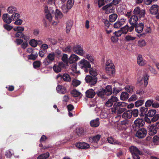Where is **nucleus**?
Here are the masks:
<instances>
[{
	"mask_svg": "<svg viewBox=\"0 0 159 159\" xmlns=\"http://www.w3.org/2000/svg\"><path fill=\"white\" fill-rule=\"evenodd\" d=\"M136 38V37L132 36L130 35H127L125 36V39L127 41H130L134 40Z\"/></svg>",
	"mask_w": 159,
	"mask_h": 159,
	"instance_id": "nucleus-46",
	"label": "nucleus"
},
{
	"mask_svg": "<svg viewBox=\"0 0 159 159\" xmlns=\"http://www.w3.org/2000/svg\"><path fill=\"white\" fill-rule=\"evenodd\" d=\"M144 27V25L142 23H140L135 26V30L138 33L142 32Z\"/></svg>",
	"mask_w": 159,
	"mask_h": 159,
	"instance_id": "nucleus-25",
	"label": "nucleus"
},
{
	"mask_svg": "<svg viewBox=\"0 0 159 159\" xmlns=\"http://www.w3.org/2000/svg\"><path fill=\"white\" fill-rule=\"evenodd\" d=\"M64 65V64L62 62H59L58 65H54L53 67L54 71L56 73L60 72L61 70V68L63 67Z\"/></svg>",
	"mask_w": 159,
	"mask_h": 159,
	"instance_id": "nucleus-16",
	"label": "nucleus"
},
{
	"mask_svg": "<svg viewBox=\"0 0 159 159\" xmlns=\"http://www.w3.org/2000/svg\"><path fill=\"white\" fill-rule=\"evenodd\" d=\"M86 96L89 98H93L94 96L95 93L93 90L90 89L87 90L86 92Z\"/></svg>",
	"mask_w": 159,
	"mask_h": 159,
	"instance_id": "nucleus-24",
	"label": "nucleus"
},
{
	"mask_svg": "<svg viewBox=\"0 0 159 159\" xmlns=\"http://www.w3.org/2000/svg\"><path fill=\"white\" fill-rule=\"evenodd\" d=\"M85 79L86 82L89 83L91 85L95 84L97 80L96 77H92L89 75L86 76Z\"/></svg>",
	"mask_w": 159,
	"mask_h": 159,
	"instance_id": "nucleus-11",
	"label": "nucleus"
},
{
	"mask_svg": "<svg viewBox=\"0 0 159 159\" xmlns=\"http://www.w3.org/2000/svg\"><path fill=\"white\" fill-rule=\"evenodd\" d=\"M105 70L106 72L109 75L113 74L115 72L114 66L113 67H106Z\"/></svg>",
	"mask_w": 159,
	"mask_h": 159,
	"instance_id": "nucleus-30",
	"label": "nucleus"
},
{
	"mask_svg": "<svg viewBox=\"0 0 159 159\" xmlns=\"http://www.w3.org/2000/svg\"><path fill=\"white\" fill-rule=\"evenodd\" d=\"M134 124L138 127L143 126L145 124L144 120L141 118H137L134 121Z\"/></svg>",
	"mask_w": 159,
	"mask_h": 159,
	"instance_id": "nucleus-15",
	"label": "nucleus"
},
{
	"mask_svg": "<svg viewBox=\"0 0 159 159\" xmlns=\"http://www.w3.org/2000/svg\"><path fill=\"white\" fill-rule=\"evenodd\" d=\"M129 98V94L127 93L122 92L120 95V98L121 100H125Z\"/></svg>",
	"mask_w": 159,
	"mask_h": 159,
	"instance_id": "nucleus-36",
	"label": "nucleus"
},
{
	"mask_svg": "<svg viewBox=\"0 0 159 159\" xmlns=\"http://www.w3.org/2000/svg\"><path fill=\"white\" fill-rule=\"evenodd\" d=\"M125 20V19H121L120 20L116 22L114 25V27L115 28H118L124 24Z\"/></svg>",
	"mask_w": 159,
	"mask_h": 159,
	"instance_id": "nucleus-23",
	"label": "nucleus"
},
{
	"mask_svg": "<svg viewBox=\"0 0 159 159\" xmlns=\"http://www.w3.org/2000/svg\"><path fill=\"white\" fill-rule=\"evenodd\" d=\"M49 156V154L48 152H46L45 153L41 154L39 156L37 159H46Z\"/></svg>",
	"mask_w": 159,
	"mask_h": 159,
	"instance_id": "nucleus-37",
	"label": "nucleus"
},
{
	"mask_svg": "<svg viewBox=\"0 0 159 159\" xmlns=\"http://www.w3.org/2000/svg\"><path fill=\"white\" fill-rule=\"evenodd\" d=\"M90 124L91 126L92 127H98L100 124L99 119L97 118L96 119L92 120L90 121Z\"/></svg>",
	"mask_w": 159,
	"mask_h": 159,
	"instance_id": "nucleus-26",
	"label": "nucleus"
},
{
	"mask_svg": "<svg viewBox=\"0 0 159 159\" xmlns=\"http://www.w3.org/2000/svg\"><path fill=\"white\" fill-rule=\"evenodd\" d=\"M62 60L66 64H68L69 63L68 59V55L66 54H64L62 57Z\"/></svg>",
	"mask_w": 159,
	"mask_h": 159,
	"instance_id": "nucleus-42",
	"label": "nucleus"
},
{
	"mask_svg": "<svg viewBox=\"0 0 159 159\" xmlns=\"http://www.w3.org/2000/svg\"><path fill=\"white\" fill-rule=\"evenodd\" d=\"M80 83V81L76 79H74L73 80L72 84L74 87H76L79 85Z\"/></svg>",
	"mask_w": 159,
	"mask_h": 159,
	"instance_id": "nucleus-55",
	"label": "nucleus"
},
{
	"mask_svg": "<svg viewBox=\"0 0 159 159\" xmlns=\"http://www.w3.org/2000/svg\"><path fill=\"white\" fill-rule=\"evenodd\" d=\"M76 147L80 149H87L90 147L89 145L85 142H78L76 144Z\"/></svg>",
	"mask_w": 159,
	"mask_h": 159,
	"instance_id": "nucleus-10",
	"label": "nucleus"
},
{
	"mask_svg": "<svg viewBox=\"0 0 159 159\" xmlns=\"http://www.w3.org/2000/svg\"><path fill=\"white\" fill-rule=\"evenodd\" d=\"M156 112V110H150L148 113V116L150 117H152L155 114Z\"/></svg>",
	"mask_w": 159,
	"mask_h": 159,
	"instance_id": "nucleus-49",
	"label": "nucleus"
},
{
	"mask_svg": "<svg viewBox=\"0 0 159 159\" xmlns=\"http://www.w3.org/2000/svg\"><path fill=\"white\" fill-rule=\"evenodd\" d=\"M132 116L133 115L134 117H137L138 114V110L137 109H134L131 111Z\"/></svg>",
	"mask_w": 159,
	"mask_h": 159,
	"instance_id": "nucleus-60",
	"label": "nucleus"
},
{
	"mask_svg": "<svg viewBox=\"0 0 159 159\" xmlns=\"http://www.w3.org/2000/svg\"><path fill=\"white\" fill-rule=\"evenodd\" d=\"M55 17L57 19L61 18L63 16V15L61 12L57 9L56 10V11L55 13Z\"/></svg>",
	"mask_w": 159,
	"mask_h": 159,
	"instance_id": "nucleus-39",
	"label": "nucleus"
},
{
	"mask_svg": "<svg viewBox=\"0 0 159 159\" xmlns=\"http://www.w3.org/2000/svg\"><path fill=\"white\" fill-rule=\"evenodd\" d=\"M125 104V103L124 102H116L114 104V107H116L118 109L122 107Z\"/></svg>",
	"mask_w": 159,
	"mask_h": 159,
	"instance_id": "nucleus-40",
	"label": "nucleus"
},
{
	"mask_svg": "<svg viewBox=\"0 0 159 159\" xmlns=\"http://www.w3.org/2000/svg\"><path fill=\"white\" fill-rule=\"evenodd\" d=\"M65 43L64 42H62L60 45V47L62 48V50L65 52H70L71 51V48L70 46L65 47Z\"/></svg>",
	"mask_w": 159,
	"mask_h": 159,
	"instance_id": "nucleus-22",
	"label": "nucleus"
},
{
	"mask_svg": "<svg viewBox=\"0 0 159 159\" xmlns=\"http://www.w3.org/2000/svg\"><path fill=\"white\" fill-rule=\"evenodd\" d=\"M85 57L91 62H92L94 60V59L93 57L91 55H90L89 54H86Z\"/></svg>",
	"mask_w": 159,
	"mask_h": 159,
	"instance_id": "nucleus-64",
	"label": "nucleus"
},
{
	"mask_svg": "<svg viewBox=\"0 0 159 159\" xmlns=\"http://www.w3.org/2000/svg\"><path fill=\"white\" fill-rule=\"evenodd\" d=\"M80 59L79 57L74 54H72L68 58L69 63L72 64L76 62L79 60Z\"/></svg>",
	"mask_w": 159,
	"mask_h": 159,
	"instance_id": "nucleus-12",
	"label": "nucleus"
},
{
	"mask_svg": "<svg viewBox=\"0 0 159 159\" xmlns=\"http://www.w3.org/2000/svg\"><path fill=\"white\" fill-rule=\"evenodd\" d=\"M102 9L105 11L106 13L108 14L114 12L115 7L112 3H110L103 7Z\"/></svg>",
	"mask_w": 159,
	"mask_h": 159,
	"instance_id": "nucleus-3",
	"label": "nucleus"
},
{
	"mask_svg": "<svg viewBox=\"0 0 159 159\" xmlns=\"http://www.w3.org/2000/svg\"><path fill=\"white\" fill-rule=\"evenodd\" d=\"M153 125H149L148 126L149 128V134L151 135H153L157 132V130L156 129H159V122H157L156 124L155 128Z\"/></svg>",
	"mask_w": 159,
	"mask_h": 159,
	"instance_id": "nucleus-5",
	"label": "nucleus"
},
{
	"mask_svg": "<svg viewBox=\"0 0 159 159\" xmlns=\"http://www.w3.org/2000/svg\"><path fill=\"white\" fill-rule=\"evenodd\" d=\"M73 50L74 52L81 56H83L85 53V52L83 50L81 46L80 45L74 46L73 48Z\"/></svg>",
	"mask_w": 159,
	"mask_h": 159,
	"instance_id": "nucleus-4",
	"label": "nucleus"
},
{
	"mask_svg": "<svg viewBox=\"0 0 159 159\" xmlns=\"http://www.w3.org/2000/svg\"><path fill=\"white\" fill-rule=\"evenodd\" d=\"M30 44L33 47H35L37 46L38 43L36 40L32 39L30 42Z\"/></svg>",
	"mask_w": 159,
	"mask_h": 159,
	"instance_id": "nucleus-48",
	"label": "nucleus"
},
{
	"mask_svg": "<svg viewBox=\"0 0 159 159\" xmlns=\"http://www.w3.org/2000/svg\"><path fill=\"white\" fill-rule=\"evenodd\" d=\"M143 102V101L141 100H139L135 102V105L136 107H139L141 106Z\"/></svg>",
	"mask_w": 159,
	"mask_h": 159,
	"instance_id": "nucleus-57",
	"label": "nucleus"
},
{
	"mask_svg": "<svg viewBox=\"0 0 159 159\" xmlns=\"http://www.w3.org/2000/svg\"><path fill=\"white\" fill-rule=\"evenodd\" d=\"M71 93L74 97H77L80 96L81 94L80 92L75 89H73L71 92Z\"/></svg>",
	"mask_w": 159,
	"mask_h": 159,
	"instance_id": "nucleus-41",
	"label": "nucleus"
},
{
	"mask_svg": "<svg viewBox=\"0 0 159 159\" xmlns=\"http://www.w3.org/2000/svg\"><path fill=\"white\" fill-rule=\"evenodd\" d=\"M24 28L22 26H17L13 28V30L16 31L22 32L24 30Z\"/></svg>",
	"mask_w": 159,
	"mask_h": 159,
	"instance_id": "nucleus-45",
	"label": "nucleus"
},
{
	"mask_svg": "<svg viewBox=\"0 0 159 159\" xmlns=\"http://www.w3.org/2000/svg\"><path fill=\"white\" fill-rule=\"evenodd\" d=\"M146 129L144 128H142L137 131L136 135L139 138H143L146 136Z\"/></svg>",
	"mask_w": 159,
	"mask_h": 159,
	"instance_id": "nucleus-7",
	"label": "nucleus"
},
{
	"mask_svg": "<svg viewBox=\"0 0 159 159\" xmlns=\"http://www.w3.org/2000/svg\"><path fill=\"white\" fill-rule=\"evenodd\" d=\"M21 38L23 39L25 42H27L30 39V36L29 35H25L23 34Z\"/></svg>",
	"mask_w": 159,
	"mask_h": 159,
	"instance_id": "nucleus-62",
	"label": "nucleus"
},
{
	"mask_svg": "<svg viewBox=\"0 0 159 159\" xmlns=\"http://www.w3.org/2000/svg\"><path fill=\"white\" fill-rule=\"evenodd\" d=\"M153 102V100L152 99L148 100L145 102V106L146 107H150L152 105Z\"/></svg>",
	"mask_w": 159,
	"mask_h": 159,
	"instance_id": "nucleus-51",
	"label": "nucleus"
},
{
	"mask_svg": "<svg viewBox=\"0 0 159 159\" xmlns=\"http://www.w3.org/2000/svg\"><path fill=\"white\" fill-rule=\"evenodd\" d=\"M57 79L62 78L64 81L67 82H69L71 80V78L69 75L67 74H64L62 76L61 75L58 74L57 76Z\"/></svg>",
	"mask_w": 159,
	"mask_h": 159,
	"instance_id": "nucleus-17",
	"label": "nucleus"
},
{
	"mask_svg": "<svg viewBox=\"0 0 159 159\" xmlns=\"http://www.w3.org/2000/svg\"><path fill=\"white\" fill-rule=\"evenodd\" d=\"M73 25V22L71 20H69L66 23V33H69L70 32L72 25Z\"/></svg>",
	"mask_w": 159,
	"mask_h": 159,
	"instance_id": "nucleus-32",
	"label": "nucleus"
},
{
	"mask_svg": "<svg viewBox=\"0 0 159 159\" xmlns=\"http://www.w3.org/2000/svg\"><path fill=\"white\" fill-rule=\"evenodd\" d=\"M134 87L132 85H128L125 87V90L128 92L132 93L133 92Z\"/></svg>",
	"mask_w": 159,
	"mask_h": 159,
	"instance_id": "nucleus-44",
	"label": "nucleus"
},
{
	"mask_svg": "<svg viewBox=\"0 0 159 159\" xmlns=\"http://www.w3.org/2000/svg\"><path fill=\"white\" fill-rule=\"evenodd\" d=\"M159 9L158 6L157 4L152 5L149 9V11L151 14L152 15L156 14L157 10Z\"/></svg>",
	"mask_w": 159,
	"mask_h": 159,
	"instance_id": "nucleus-19",
	"label": "nucleus"
},
{
	"mask_svg": "<svg viewBox=\"0 0 159 159\" xmlns=\"http://www.w3.org/2000/svg\"><path fill=\"white\" fill-rule=\"evenodd\" d=\"M97 93L98 96L104 99L106 97L107 95L104 89H100L97 92Z\"/></svg>",
	"mask_w": 159,
	"mask_h": 159,
	"instance_id": "nucleus-27",
	"label": "nucleus"
},
{
	"mask_svg": "<svg viewBox=\"0 0 159 159\" xmlns=\"http://www.w3.org/2000/svg\"><path fill=\"white\" fill-rule=\"evenodd\" d=\"M153 142L156 144H159V138L157 135L154 136L153 138Z\"/></svg>",
	"mask_w": 159,
	"mask_h": 159,
	"instance_id": "nucleus-53",
	"label": "nucleus"
},
{
	"mask_svg": "<svg viewBox=\"0 0 159 159\" xmlns=\"http://www.w3.org/2000/svg\"><path fill=\"white\" fill-rule=\"evenodd\" d=\"M41 62L39 61H36L33 63V65L34 68H37L40 67Z\"/></svg>",
	"mask_w": 159,
	"mask_h": 159,
	"instance_id": "nucleus-58",
	"label": "nucleus"
},
{
	"mask_svg": "<svg viewBox=\"0 0 159 159\" xmlns=\"http://www.w3.org/2000/svg\"><path fill=\"white\" fill-rule=\"evenodd\" d=\"M89 72L90 74L93 76V77H96V76L98 75V73L96 70L93 68H90L89 70Z\"/></svg>",
	"mask_w": 159,
	"mask_h": 159,
	"instance_id": "nucleus-38",
	"label": "nucleus"
},
{
	"mask_svg": "<svg viewBox=\"0 0 159 159\" xmlns=\"http://www.w3.org/2000/svg\"><path fill=\"white\" fill-rule=\"evenodd\" d=\"M38 57V54L37 52L34 53V54L33 53L31 54L28 56V58L29 59L34 60Z\"/></svg>",
	"mask_w": 159,
	"mask_h": 159,
	"instance_id": "nucleus-52",
	"label": "nucleus"
},
{
	"mask_svg": "<svg viewBox=\"0 0 159 159\" xmlns=\"http://www.w3.org/2000/svg\"><path fill=\"white\" fill-rule=\"evenodd\" d=\"M4 28L7 30H10L13 28V27L10 25L5 24L3 25Z\"/></svg>",
	"mask_w": 159,
	"mask_h": 159,
	"instance_id": "nucleus-61",
	"label": "nucleus"
},
{
	"mask_svg": "<svg viewBox=\"0 0 159 159\" xmlns=\"http://www.w3.org/2000/svg\"><path fill=\"white\" fill-rule=\"evenodd\" d=\"M133 13L134 14L139 15L140 17H143L145 15V11L144 10H140L139 7H137L134 9Z\"/></svg>",
	"mask_w": 159,
	"mask_h": 159,
	"instance_id": "nucleus-9",
	"label": "nucleus"
},
{
	"mask_svg": "<svg viewBox=\"0 0 159 159\" xmlns=\"http://www.w3.org/2000/svg\"><path fill=\"white\" fill-rule=\"evenodd\" d=\"M74 0H68L66 5H63L62 6V9L64 13H66L68 10L70 9L74 4Z\"/></svg>",
	"mask_w": 159,
	"mask_h": 159,
	"instance_id": "nucleus-2",
	"label": "nucleus"
},
{
	"mask_svg": "<svg viewBox=\"0 0 159 159\" xmlns=\"http://www.w3.org/2000/svg\"><path fill=\"white\" fill-rule=\"evenodd\" d=\"M138 44L140 47H143L145 45L146 43L144 40H140L138 41Z\"/></svg>",
	"mask_w": 159,
	"mask_h": 159,
	"instance_id": "nucleus-59",
	"label": "nucleus"
},
{
	"mask_svg": "<svg viewBox=\"0 0 159 159\" xmlns=\"http://www.w3.org/2000/svg\"><path fill=\"white\" fill-rule=\"evenodd\" d=\"M104 90L105 91L107 96L110 95L112 93V91L111 87L110 85H107L105 89Z\"/></svg>",
	"mask_w": 159,
	"mask_h": 159,
	"instance_id": "nucleus-33",
	"label": "nucleus"
},
{
	"mask_svg": "<svg viewBox=\"0 0 159 159\" xmlns=\"http://www.w3.org/2000/svg\"><path fill=\"white\" fill-rule=\"evenodd\" d=\"M2 19L7 24L10 23L12 21L11 17L8 14H4L2 16Z\"/></svg>",
	"mask_w": 159,
	"mask_h": 159,
	"instance_id": "nucleus-20",
	"label": "nucleus"
},
{
	"mask_svg": "<svg viewBox=\"0 0 159 159\" xmlns=\"http://www.w3.org/2000/svg\"><path fill=\"white\" fill-rule=\"evenodd\" d=\"M129 151L132 155L134 154H140L139 150L135 146H132L129 148Z\"/></svg>",
	"mask_w": 159,
	"mask_h": 159,
	"instance_id": "nucleus-28",
	"label": "nucleus"
},
{
	"mask_svg": "<svg viewBox=\"0 0 159 159\" xmlns=\"http://www.w3.org/2000/svg\"><path fill=\"white\" fill-rule=\"evenodd\" d=\"M126 7L124 4H120L117 7V11L121 14H123L126 11Z\"/></svg>",
	"mask_w": 159,
	"mask_h": 159,
	"instance_id": "nucleus-13",
	"label": "nucleus"
},
{
	"mask_svg": "<svg viewBox=\"0 0 159 159\" xmlns=\"http://www.w3.org/2000/svg\"><path fill=\"white\" fill-rule=\"evenodd\" d=\"M117 15L116 14H112L110 15L109 17V20L111 22H114L117 19Z\"/></svg>",
	"mask_w": 159,
	"mask_h": 159,
	"instance_id": "nucleus-34",
	"label": "nucleus"
},
{
	"mask_svg": "<svg viewBox=\"0 0 159 159\" xmlns=\"http://www.w3.org/2000/svg\"><path fill=\"white\" fill-rule=\"evenodd\" d=\"M77 65L76 64H74L71 66V69L73 72L75 73H78L79 72V71H78L77 70Z\"/></svg>",
	"mask_w": 159,
	"mask_h": 159,
	"instance_id": "nucleus-50",
	"label": "nucleus"
},
{
	"mask_svg": "<svg viewBox=\"0 0 159 159\" xmlns=\"http://www.w3.org/2000/svg\"><path fill=\"white\" fill-rule=\"evenodd\" d=\"M55 57V54L53 52L49 53L47 57L45 59L44 62L46 65H48L54 60Z\"/></svg>",
	"mask_w": 159,
	"mask_h": 159,
	"instance_id": "nucleus-8",
	"label": "nucleus"
},
{
	"mask_svg": "<svg viewBox=\"0 0 159 159\" xmlns=\"http://www.w3.org/2000/svg\"><path fill=\"white\" fill-rule=\"evenodd\" d=\"M120 30L123 34H126L129 30V26L128 25H126L121 28Z\"/></svg>",
	"mask_w": 159,
	"mask_h": 159,
	"instance_id": "nucleus-43",
	"label": "nucleus"
},
{
	"mask_svg": "<svg viewBox=\"0 0 159 159\" xmlns=\"http://www.w3.org/2000/svg\"><path fill=\"white\" fill-rule=\"evenodd\" d=\"M12 20H16L20 17V15L17 13H13L11 16Z\"/></svg>",
	"mask_w": 159,
	"mask_h": 159,
	"instance_id": "nucleus-47",
	"label": "nucleus"
},
{
	"mask_svg": "<svg viewBox=\"0 0 159 159\" xmlns=\"http://www.w3.org/2000/svg\"><path fill=\"white\" fill-rule=\"evenodd\" d=\"M149 78V76L147 74H145L143 76V78H140L138 80V83H140V84H142L143 82L144 84L146 86L148 83V80Z\"/></svg>",
	"mask_w": 159,
	"mask_h": 159,
	"instance_id": "nucleus-6",
	"label": "nucleus"
},
{
	"mask_svg": "<svg viewBox=\"0 0 159 159\" xmlns=\"http://www.w3.org/2000/svg\"><path fill=\"white\" fill-rule=\"evenodd\" d=\"M78 65L86 72H88V69L91 67V65L90 63L84 59H83L79 61L78 62Z\"/></svg>",
	"mask_w": 159,
	"mask_h": 159,
	"instance_id": "nucleus-1",
	"label": "nucleus"
},
{
	"mask_svg": "<svg viewBox=\"0 0 159 159\" xmlns=\"http://www.w3.org/2000/svg\"><path fill=\"white\" fill-rule=\"evenodd\" d=\"M114 66L113 64L111 61L110 60H107L106 63L105 67H113Z\"/></svg>",
	"mask_w": 159,
	"mask_h": 159,
	"instance_id": "nucleus-54",
	"label": "nucleus"
},
{
	"mask_svg": "<svg viewBox=\"0 0 159 159\" xmlns=\"http://www.w3.org/2000/svg\"><path fill=\"white\" fill-rule=\"evenodd\" d=\"M148 69L150 72L152 74L156 75L157 74V72L156 70L152 67L149 66Z\"/></svg>",
	"mask_w": 159,
	"mask_h": 159,
	"instance_id": "nucleus-56",
	"label": "nucleus"
},
{
	"mask_svg": "<svg viewBox=\"0 0 159 159\" xmlns=\"http://www.w3.org/2000/svg\"><path fill=\"white\" fill-rule=\"evenodd\" d=\"M115 139L112 137H109L107 138V141L109 143L113 144L114 143Z\"/></svg>",
	"mask_w": 159,
	"mask_h": 159,
	"instance_id": "nucleus-63",
	"label": "nucleus"
},
{
	"mask_svg": "<svg viewBox=\"0 0 159 159\" xmlns=\"http://www.w3.org/2000/svg\"><path fill=\"white\" fill-rule=\"evenodd\" d=\"M137 62L140 66H143L146 64V61L143 59L141 55H139L138 57Z\"/></svg>",
	"mask_w": 159,
	"mask_h": 159,
	"instance_id": "nucleus-21",
	"label": "nucleus"
},
{
	"mask_svg": "<svg viewBox=\"0 0 159 159\" xmlns=\"http://www.w3.org/2000/svg\"><path fill=\"white\" fill-rule=\"evenodd\" d=\"M56 89L58 92L64 94L66 92V88L61 85L58 86L56 88Z\"/></svg>",
	"mask_w": 159,
	"mask_h": 159,
	"instance_id": "nucleus-31",
	"label": "nucleus"
},
{
	"mask_svg": "<svg viewBox=\"0 0 159 159\" xmlns=\"http://www.w3.org/2000/svg\"><path fill=\"white\" fill-rule=\"evenodd\" d=\"M139 20L138 17L136 15H133L131 17L129 20V22L130 25H136Z\"/></svg>",
	"mask_w": 159,
	"mask_h": 159,
	"instance_id": "nucleus-18",
	"label": "nucleus"
},
{
	"mask_svg": "<svg viewBox=\"0 0 159 159\" xmlns=\"http://www.w3.org/2000/svg\"><path fill=\"white\" fill-rule=\"evenodd\" d=\"M122 116L123 118L126 120L130 118L132 116L131 111H127L125 112L123 114Z\"/></svg>",
	"mask_w": 159,
	"mask_h": 159,
	"instance_id": "nucleus-29",
	"label": "nucleus"
},
{
	"mask_svg": "<svg viewBox=\"0 0 159 159\" xmlns=\"http://www.w3.org/2000/svg\"><path fill=\"white\" fill-rule=\"evenodd\" d=\"M100 137L101 135H100L97 134L93 137H89V140L91 143H97L99 141Z\"/></svg>",
	"mask_w": 159,
	"mask_h": 159,
	"instance_id": "nucleus-14",
	"label": "nucleus"
},
{
	"mask_svg": "<svg viewBox=\"0 0 159 159\" xmlns=\"http://www.w3.org/2000/svg\"><path fill=\"white\" fill-rule=\"evenodd\" d=\"M16 8L14 6H10L9 7L7 10L8 12L9 13L12 14L16 12Z\"/></svg>",
	"mask_w": 159,
	"mask_h": 159,
	"instance_id": "nucleus-35",
	"label": "nucleus"
}]
</instances>
